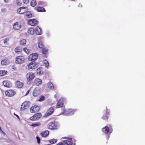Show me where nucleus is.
I'll return each mask as SVG.
<instances>
[{
  "label": "nucleus",
  "mask_w": 145,
  "mask_h": 145,
  "mask_svg": "<svg viewBox=\"0 0 145 145\" xmlns=\"http://www.w3.org/2000/svg\"><path fill=\"white\" fill-rule=\"evenodd\" d=\"M62 110L63 112L61 113V114H64L66 116H70L73 114L76 111L75 110L71 109L65 110L64 107L62 108Z\"/></svg>",
  "instance_id": "obj_1"
},
{
  "label": "nucleus",
  "mask_w": 145,
  "mask_h": 145,
  "mask_svg": "<svg viewBox=\"0 0 145 145\" xmlns=\"http://www.w3.org/2000/svg\"><path fill=\"white\" fill-rule=\"evenodd\" d=\"M15 59V63L17 64L22 63L25 61L24 57L22 56L16 57Z\"/></svg>",
  "instance_id": "obj_2"
},
{
  "label": "nucleus",
  "mask_w": 145,
  "mask_h": 145,
  "mask_svg": "<svg viewBox=\"0 0 145 145\" xmlns=\"http://www.w3.org/2000/svg\"><path fill=\"white\" fill-rule=\"evenodd\" d=\"M42 116L41 113H38L35 114L33 116H32L30 118V120L32 121H36L39 120Z\"/></svg>",
  "instance_id": "obj_3"
},
{
  "label": "nucleus",
  "mask_w": 145,
  "mask_h": 145,
  "mask_svg": "<svg viewBox=\"0 0 145 145\" xmlns=\"http://www.w3.org/2000/svg\"><path fill=\"white\" fill-rule=\"evenodd\" d=\"M65 100V98H61L60 99L59 101L58 102L57 105H56V108H58L60 107H61L62 109V107H64L63 106V102Z\"/></svg>",
  "instance_id": "obj_4"
},
{
  "label": "nucleus",
  "mask_w": 145,
  "mask_h": 145,
  "mask_svg": "<svg viewBox=\"0 0 145 145\" xmlns=\"http://www.w3.org/2000/svg\"><path fill=\"white\" fill-rule=\"evenodd\" d=\"M27 80L28 81L32 80L35 77V74L33 72L28 73L26 75Z\"/></svg>",
  "instance_id": "obj_5"
},
{
  "label": "nucleus",
  "mask_w": 145,
  "mask_h": 145,
  "mask_svg": "<svg viewBox=\"0 0 145 145\" xmlns=\"http://www.w3.org/2000/svg\"><path fill=\"white\" fill-rule=\"evenodd\" d=\"M48 127L50 129H56L57 128V124L55 122L50 123L48 125Z\"/></svg>",
  "instance_id": "obj_6"
},
{
  "label": "nucleus",
  "mask_w": 145,
  "mask_h": 145,
  "mask_svg": "<svg viewBox=\"0 0 145 145\" xmlns=\"http://www.w3.org/2000/svg\"><path fill=\"white\" fill-rule=\"evenodd\" d=\"M38 58V54L37 53H33L30 55L29 56L28 60L29 61H31L35 60Z\"/></svg>",
  "instance_id": "obj_7"
},
{
  "label": "nucleus",
  "mask_w": 145,
  "mask_h": 145,
  "mask_svg": "<svg viewBox=\"0 0 145 145\" xmlns=\"http://www.w3.org/2000/svg\"><path fill=\"white\" fill-rule=\"evenodd\" d=\"M28 23L29 24L32 26H34L38 24V22L35 19H31L28 21Z\"/></svg>",
  "instance_id": "obj_8"
},
{
  "label": "nucleus",
  "mask_w": 145,
  "mask_h": 145,
  "mask_svg": "<svg viewBox=\"0 0 145 145\" xmlns=\"http://www.w3.org/2000/svg\"><path fill=\"white\" fill-rule=\"evenodd\" d=\"M29 106V102L25 101L21 105V110L23 111L25 109H26Z\"/></svg>",
  "instance_id": "obj_9"
},
{
  "label": "nucleus",
  "mask_w": 145,
  "mask_h": 145,
  "mask_svg": "<svg viewBox=\"0 0 145 145\" xmlns=\"http://www.w3.org/2000/svg\"><path fill=\"white\" fill-rule=\"evenodd\" d=\"M103 132L106 134H111L112 132V129H110L107 126H106L103 127L102 129Z\"/></svg>",
  "instance_id": "obj_10"
},
{
  "label": "nucleus",
  "mask_w": 145,
  "mask_h": 145,
  "mask_svg": "<svg viewBox=\"0 0 145 145\" xmlns=\"http://www.w3.org/2000/svg\"><path fill=\"white\" fill-rule=\"evenodd\" d=\"M40 109V108L39 106L35 105L30 108V112L32 113H34L38 112Z\"/></svg>",
  "instance_id": "obj_11"
},
{
  "label": "nucleus",
  "mask_w": 145,
  "mask_h": 145,
  "mask_svg": "<svg viewBox=\"0 0 145 145\" xmlns=\"http://www.w3.org/2000/svg\"><path fill=\"white\" fill-rule=\"evenodd\" d=\"M5 93L7 96L9 97L12 96L15 94L14 91L12 90H8L5 91Z\"/></svg>",
  "instance_id": "obj_12"
},
{
  "label": "nucleus",
  "mask_w": 145,
  "mask_h": 145,
  "mask_svg": "<svg viewBox=\"0 0 145 145\" xmlns=\"http://www.w3.org/2000/svg\"><path fill=\"white\" fill-rule=\"evenodd\" d=\"M54 109L53 107H50L47 110L44 116L46 117L51 115L54 112Z\"/></svg>",
  "instance_id": "obj_13"
},
{
  "label": "nucleus",
  "mask_w": 145,
  "mask_h": 145,
  "mask_svg": "<svg viewBox=\"0 0 145 145\" xmlns=\"http://www.w3.org/2000/svg\"><path fill=\"white\" fill-rule=\"evenodd\" d=\"M35 32L37 35H41L42 34L41 29L39 27L37 26L35 28Z\"/></svg>",
  "instance_id": "obj_14"
},
{
  "label": "nucleus",
  "mask_w": 145,
  "mask_h": 145,
  "mask_svg": "<svg viewBox=\"0 0 145 145\" xmlns=\"http://www.w3.org/2000/svg\"><path fill=\"white\" fill-rule=\"evenodd\" d=\"M13 27L15 30H18L21 29V25L19 23L16 22L14 24Z\"/></svg>",
  "instance_id": "obj_15"
},
{
  "label": "nucleus",
  "mask_w": 145,
  "mask_h": 145,
  "mask_svg": "<svg viewBox=\"0 0 145 145\" xmlns=\"http://www.w3.org/2000/svg\"><path fill=\"white\" fill-rule=\"evenodd\" d=\"M3 84L7 88H10L12 86L11 82L7 80L4 81L3 82Z\"/></svg>",
  "instance_id": "obj_16"
},
{
  "label": "nucleus",
  "mask_w": 145,
  "mask_h": 145,
  "mask_svg": "<svg viewBox=\"0 0 145 145\" xmlns=\"http://www.w3.org/2000/svg\"><path fill=\"white\" fill-rule=\"evenodd\" d=\"M40 93V90L37 88H36L34 90L33 94L34 96L37 97L38 96Z\"/></svg>",
  "instance_id": "obj_17"
},
{
  "label": "nucleus",
  "mask_w": 145,
  "mask_h": 145,
  "mask_svg": "<svg viewBox=\"0 0 145 145\" xmlns=\"http://www.w3.org/2000/svg\"><path fill=\"white\" fill-rule=\"evenodd\" d=\"M37 64H35L34 63L32 62L30 63L28 65V69H35V68Z\"/></svg>",
  "instance_id": "obj_18"
},
{
  "label": "nucleus",
  "mask_w": 145,
  "mask_h": 145,
  "mask_svg": "<svg viewBox=\"0 0 145 145\" xmlns=\"http://www.w3.org/2000/svg\"><path fill=\"white\" fill-rule=\"evenodd\" d=\"M42 83V80L39 78H36L34 81L35 84L37 86H39Z\"/></svg>",
  "instance_id": "obj_19"
},
{
  "label": "nucleus",
  "mask_w": 145,
  "mask_h": 145,
  "mask_svg": "<svg viewBox=\"0 0 145 145\" xmlns=\"http://www.w3.org/2000/svg\"><path fill=\"white\" fill-rule=\"evenodd\" d=\"M23 85V84L21 82L17 81L16 83V86L18 88H21Z\"/></svg>",
  "instance_id": "obj_20"
},
{
  "label": "nucleus",
  "mask_w": 145,
  "mask_h": 145,
  "mask_svg": "<svg viewBox=\"0 0 145 145\" xmlns=\"http://www.w3.org/2000/svg\"><path fill=\"white\" fill-rule=\"evenodd\" d=\"M49 134V131H46L40 133V135L43 137H47Z\"/></svg>",
  "instance_id": "obj_21"
},
{
  "label": "nucleus",
  "mask_w": 145,
  "mask_h": 145,
  "mask_svg": "<svg viewBox=\"0 0 145 145\" xmlns=\"http://www.w3.org/2000/svg\"><path fill=\"white\" fill-rule=\"evenodd\" d=\"M109 110L108 109L106 108V114L105 116H104L103 117V119L105 120H106L108 117L109 115Z\"/></svg>",
  "instance_id": "obj_22"
},
{
  "label": "nucleus",
  "mask_w": 145,
  "mask_h": 145,
  "mask_svg": "<svg viewBox=\"0 0 145 145\" xmlns=\"http://www.w3.org/2000/svg\"><path fill=\"white\" fill-rule=\"evenodd\" d=\"M28 33L31 35H33L35 32V30L32 28H30L28 29Z\"/></svg>",
  "instance_id": "obj_23"
},
{
  "label": "nucleus",
  "mask_w": 145,
  "mask_h": 145,
  "mask_svg": "<svg viewBox=\"0 0 145 145\" xmlns=\"http://www.w3.org/2000/svg\"><path fill=\"white\" fill-rule=\"evenodd\" d=\"M37 10L38 12H45L46 11L44 8L42 7H37Z\"/></svg>",
  "instance_id": "obj_24"
},
{
  "label": "nucleus",
  "mask_w": 145,
  "mask_h": 145,
  "mask_svg": "<svg viewBox=\"0 0 145 145\" xmlns=\"http://www.w3.org/2000/svg\"><path fill=\"white\" fill-rule=\"evenodd\" d=\"M47 86L48 88H50L51 90H52L54 89V85L53 84L50 82L48 83Z\"/></svg>",
  "instance_id": "obj_25"
},
{
  "label": "nucleus",
  "mask_w": 145,
  "mask_h": 145,
  "mask_svg": "<svg viewBox=\"0 0 145 145\" xmlns=\"http://www.w3.org/2000/svg\"><path fill=\"white\" fill-rule=\"evenodd\" d=\"M64 143L68 145H75L74 143H72L69 140H64L63 141Z\"/></svg>",
  "instance_id": "obj_26"
},
{
  "label": "nucleus",
  "mask_w": 145,
  "mask_h": 145,
  "mask_svg": "<svg viewBox=\"0 0 145 145\" xmlns=\"http://www.w3.org/2000/svg\"><path fill=\"white\" fill-rule=\"evenodd\" d=\"M38 47L40 48H42L43 47V43L41 40H39L38 42Z\"/></svg>",
  "instance_id": "obj_27"
},
{
  "label": "nucleus",
  "mask_w": 145,
  "mask_h": 145,
  "mask_svg": "<svg viewBox=\"0 0 145 145\" xmlns=\"http://www.w3.org/2000/svg\"><path fill=\"white\" fill-rule=\"evenodd\" d=\"M40 122L36 123H33L31 124V125L33 127H36L40 126Z\"/></svg>",
  "instance_id": "obj_28"
},
{
  "label": "nucleus",
  "mask_w": 145,
  "mask_h": 145,
  "mask_svg": "<svg viewBox=\"0 0 145 145\" xmlns=\"http://www.w3.org/2000/svg\"><path fill=\"white\" fill-rule=\"evenodd\" d=\"M1 63L2 65H7L8 64L7 61L6 59L3 60L1 61Z\"/></svg>",
  "instance_id": "obj_29"
},
{
  "label": "nucleus",
  "mask_w": 145,
  "mask_h": 145,
  "mask_svg": "<svg viewBox=\"0 0 145 145\" xmlns=\"http://www.w3.org/2000/svg\"><path fill=\"white\" fill-rule=\"evenodd\" d=\"M37 73L39 74H41L43 73L42 71V67H40L37 69Z\"/></svg>",
  "instance_id": "obj_30"
},
{
  "label": "nucleus",
  "mask_w": 145,
  "mask_h": 145,
  "mask_svg": "<svg viewBox=\"0 0 145 145\" xmlns=\"http://www.w3.org/2000/svg\"><path fill=\"white\" fill-rule=\"evenodd\" d=\"M25 15L28 18H30L32 16V14L29 12H25Z\"/></svg>",
  "instance_id": "obj_31"
},
{
  "label": "nucleus",
  "mask_w": 145,
  "mask_h": 145,
  "mask_svg": "<svg viewBox=\"0 0 145 145\" xmlns=\"http://www.w3.org/2000/svg\"><path fill=\"white\" fill-rule=\"evenodd\" d=\"M7 73V71H0V76H3Z\"/></svg>",
  "instance_id": "obj_32"
},
{
  "label": "nucleus",
  "mask_w": 145,
  "mask_h": 145,
  "mask_svg": "<svg viewBox=\"0 0 145 145\" xmlns=\"http://www.w3.org/2000/svg\"><path fill=\"white\" fill-rule=\"evenodd\" d=\"M31 5L33 7H35L37 5V3L35 0H32L30 3Z\"/></svg>",
  "instance_id": "obj_33"
},
{
  "label": "nucleus",
  "mask_w": 145,
  "mask_h": 145,
  "mask_svg": "<svg viewBox=\"0 0 145 145\" xmlns=\"http://www.w3.org/2000/svg\"><path fill=\"white\" fill-rule=\"evenodd\" d=\"M25 9H27V7H21L18 9L17 11L19 13L21 14L20 13L21 12V10H22Z\"/></svg>",
  "instance_id": "obj_34"
},
{
  "label": "nucleus",
  "mask_w": 145,
  "mask_h": 145,
  "mask_svg": "<svg viewBox=\"0 0 145 145\" xmlns=\"http://www.w3.org/2000/svg\"><path fill=\"white\" fill-rule=\"evenodd\" d=\"M21 50V48L18 46L16 47L14 50V51L16 53L20 52Z\"/></svg>",
  "instance_id": "obj_35"
},
{
  "label": "nucleus",
  "mask_w": 145,
  "mask_h": 145,
  "mask_svg": "<svg viewBox=\"0 0 145 145\" xmlns=\"http://www.w3.org/2000/svg\"><path fill=\"white\" fill-rule=\"evenodd\" d=\"M26 42V40L25 39H23L21 40L20 41V44L22 45H24Z\"/></svg>",
  "instance_id": "obj_36"
},
{
  "label": "nucleus",
  "mask_w": 145,
  "mask_h": 145,
  "mask_svg": "<svg viewBox=\"0 0 145 145\" xmlns=\"http://www.w3.org/2000/svg\"><path fill=\"white\" fill-rule=\"evenodd\" d=\"M45 97L44 96H40V97L39 99L38 100L39 101H42L45 99Z\"/></svg>",
  "instance_id": "obj_37"
},
{
  "label": "nucleus",
  "mask_w": 145,
  "mask_h": 145,
  "mask_svg": "<svg viewBox=\"0 0 145 145\" xmlns=\"http://www.w3.org/2000/svg\"><path fill=\"white\" fill-rule=\"evenodd\" d=\"M49 141L50 143L53 144L56 143L57 140L56 139H51L49 140Z\"/></svg>",
  "instance_id": "obj_38"
},
{
  "label": "nucleus",
  "mask_w": 145,
  "mask_h": 145,
  "mask_svg": "<svg viewBox=\"0 0 145 145\" xmlns=\"http://www.w3.org/2000/svg\"><path fill=\"white\" fill-rule=\"evenodd\" d=\"M48 50L45 48H44L42 50V53L44 54H46L48 52Z\"/></svg>",
  "instance_id": "obj_39"
},
{
  "label": "nucleus",
  "mask_w": 145,
  "mask_h": 145,
  "mask_svg": "<svg viewBox=\"0 0 145 145\" xmlns=\"http://www.w3.org/2000/svg\"><path fill=\"white\" fill-rule=\"evenodd\" d=\"M43 63L45 64L46 67H47L49 66V63L48 61L47 60H45L43 61Z\"/></svg>",
  "instance_id": "obj_40"
},
{
  "label": "nucleus",
  "mask_w": 145,
  "mask_h": 145,
  "mask_svg": "<svg viewBox=\"0 0 145 145\" xmlns=\"http://www.w3.org/2000/svg\"><path fill=\"white\" fill-rule=\"evenodd\" d=\"M16 2L18 6H20L22 5V2L20 0H16Z\"/></svg>",
  "instance_id": "obj_41"
},
{
  "label": "nucleus",
  "mask_w": 145,
  "mask_h": 145,
  "mask_svg": "<svg viewBox=\"0 0 145 145\" xmlns=\"http://www.w3.org/2000/svg\"><path fill=\"white\" fill-rule=\"evenodd\" d=\"M45 3L42 1H39L38 2V4L41 5H43Z\"/></svg>",
  "instance_id": "obj_42"
},
{
  "label": "nucleus",
  "mask_w": 145,
  "mask_h": 145,
  "mask_svg": "<svg viewBox=\"0 0 145 145\" xmlns=\"http://www.w3.org/2000/svg\"><path fill=\"white\" fill-rule=\"evenodd\" d=\"M24 51L27 54L29 52V50L26 48H24Z\"/></svg>",
  "instance_id": "obj_43"
},
{
  "label": "nucleus",
  "mask_w": 145,
  "mask_h": 145,
  "mask_svg": "<svg viewBox=\"0 0 145 145\" xmlns=\"http://www.w3.org/2000/svg\"><path fill=\"white\" fill-rule=\"evenodd\" d=\"M9 39L8 38H6L4 40V43H7V42L9 40Z\"/></svg>",
  "instance_id": "obj_44"
},
{
  "label": "nucleus",
  "mask_w": 145,
  "mask_h": 145,
  "mask_svg": "<svg viewBox=\"0 0 145 145\" xmlns=\"http://www.w3.org/2000/svg\"><path fill=\"white\" fill-rule=\"evenodd\" d=\"M36 138L37 140V142L38 144H39L40 143V138L38 137H36Z\"/></svg>",
  "instance_id": "obj_45"
},
{
  "label": "nucleus",
  "mask_w": 145,
  "mask_h": 145,
  "mask_svg": "<svg viewBox=\"0 0 145 145\" xmlns=\"http://www.w3.org/2000/svg\"><path fill=\"white\" fill-rule=\"evenodd\" d=\"M0 132L2 133L3 135L5 136L6 135L5 133L2 131L1 128H0Z\"/></svg>",
  "instance_id": "obj_46"
},
{
  "label": "nucleus",
  "mask_w": 145,
  "mask_h": 145,
  "mask_svg": "<svg viewBox=\"0 0 145 145\" xmlns=\"http://www.w3.org/2000/svg\"><path fill=\"white\" fill-rule=\"evenodd\" d=\"M27 10V9H25L22 10H21V12L20 13L21 14H23L25 12V11H26Z\"/></svg>",
  "instance_id": "obj_47"
},
{
  "label": "nucleus",
  "mask_w": 145,
  "mask_h": 145,
  "mask_svg": "<svg viewBox=\"0 0 145 145\" xmlns=\"http://www.w3.org/2000/svg\"><path fill=\"white\" fill-rule=\"evenodd\" d=\"M23 2L25 4H27L29 2V0H23Z\"/></svg>",
  "instance_id": "obj_48"
},
{
  "label": "nucleus",
  "mask_w": 145,
  "mask_h": 145,
  "mask_svg": "<svg viewBox=\"0 0 145 145\" xmlns=\"http://www.w3.org/2000/svg\"><path fill=\"white\" fill-rule=\"evenodd\" d=\"M1 11L3 12H4L6 11L5 9V8H2L1 9Z\"/></svg>",
  "instance_id": "obj_49"
},
{
  "label": "nucleus",
  "mask_w": 145,
  "mask_h": 145,
  "mask_svg": "<svg viewBox=\"0 0 145 145\" xmlns=\"http://www.w3.org/2000/svg\"><path fill=\"white\" fill-rule=\"evenodd\" d=\"M63 145V143L61 142L57 144L56 145Z\"/></svg>",
  "instance_id": "obj_50"
},
{
  "label": "nucleus",
  "mask_w": 145,
  "mask_h": 145,
  "mask_svg": "<svg viewBox=\"0 0 145 145\" xmlns=\"http://www.w3.org/2000/svg\"><path fill=\"white\" fill-rule=\"evenodd\" d=\"M4 1L6 3H7L8 2V1H9V0H4Z\"/></svg>",
  "instance_id": "obj_51"
},
{
  "label": "nucleus",
  "mask_w": 145,
  "mask_h": 145,
  "mask_svg": "<svg viewBox=\"0 0 145 145\" xmlns=\"http://www.w3.org/2000/svg\"><path fill=\"white\" fill-rule=\"evenodd\" d=\"M68 140H70V141H72V139L71 138H69Z\"/></svg>",
  "instance_id": "obj_52"
},
{
  "label": "nucleus",
  "mask_w": 145,
  "mask_h": 145,
  "mask_svg": "<svg viewBox=\"0 0 145 145\" xmlns=\"http://www.w3.org/2000/svg\"><path fill=\"white\" fill-rule=\"evenodd\" d=\"M14 115L16 116L18 118H19V116L15 114V113H14Z\"/></svg>",
  "instance_id": "obj_53"
},
{
  "label": "nucleus",
  "mask_w": 145,
  "mask_h": 145,
  "mask_svg": "<svg viewBox=\"0 0 145 145\" xmlns=\"http://www.w3.org/2000/svg\"><path fill=\"white\" fill-rule=\"evenodd\" d=\"M29 91H27L26 92V93L25 95H27L28 94V93H29Z\"/></svg>",
  "instance_id": "obj_54"
},
{
  "label": "nucleus",
  "mask_w": 145,
  "mask_h": 145,
  "mask_svg": "<svg viewBox=\"0 0 145 145\" xmlns=\"http://www.w3.org/2000/svg\"><path fill=\"white\" fill-rule=\"evenodd\" d=\"M12 68L13 69L15 70L16 69V68L15 67H14V66H12Z\"/></svg>",
  "instance_id": "obj_55"
},
{
  "label": "nucleus",
  "mask_w": 145,
  "mask_h": 145,
  "mask_svg": "<svg viewBox=\"0 0 145 145\" xmlns=\"http://www.w3.org/2000/svg\"><path fill=\"white\" fill-rule=\"evenodd\" d=\"M69 138V137H64V138L65 139H66L68 140Z\"/></svg>",
  "instance_id": "obj_56"
},
{
  "label": "nucleus",
  "mask_w": 145,
  "mask_h": 145,
  "mask_svg": "<svg viewBox=\"0 0 145 145\" xmlns=\"http://www.w3.org/2000/svg\"><path fill=\"white\" fill-rule=\"evenodd\" d=\"M78 6L82 7V5H79Z\"/></svg>",
  "instance_id": "obj_57"
}]
</instances>
